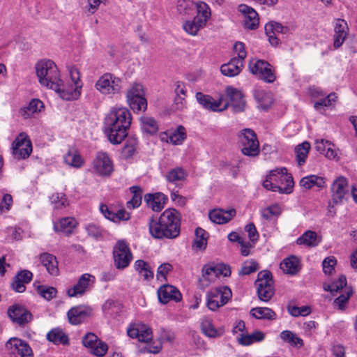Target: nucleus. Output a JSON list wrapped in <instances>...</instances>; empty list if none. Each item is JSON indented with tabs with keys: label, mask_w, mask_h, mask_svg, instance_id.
Returning <instances> with one entry per match:
<instances>
[{
	"label": "nucleus",
	"mask_w": 357,
	"mask_h": 357,
	"mask_svg": "<svg viewBox=\"0 0 357 357\" xmlns=\"http://www.w3.org/2000/svg\"><path fill=\"white\" fill-rule=\"evenodd\" d=\"M132 116L126 107H114L106 115L104 121V132L113 144H121L128 136Z\"/></svg>",
	"instance_id": "nucleus-1"
},
{
	"label": "nucleus",
	"mask_w": 357,
	"mask_h": 357,
	"mask_svg": "<svg viewBox=\"0 0 357 357\" xmlns=\"http://www.w3.org/2000/svg\"><path fill=\"white\" fill-rule=\"evenodd\" d=\"M149 227L151 235L155 238H174L180 234L181 215L174 208H167L158 220L150 219Z\"/></svg>",
	"instance_id": "nucleus-2"
},
{
	"label": "nucleus",
	"mask_w": 357,
	"mask_h": 357,
	"mask_svg": "<svg viewBox=\"0 0 357 357\" xmlns=\"http://www.w3.org/2000/svg\"><path fill=\"white\" fill-rule=\"evenodd\" d=\"M263 186L269 190L280 193H291L294 186L293 177L285 167L271 170L263 182Z\"/></svg>",
	"instance_id": "nucleus-3"
},
{
	"label": "nucleus",
	"mask_w": 357,
	"mask_h": 357,
	"mask_svg": "<svg viewBox=\"0 0 357 357\" xmlns=\"http://www.w3.org/2000/svg\"><path fill=\"white\" fill-rule=\"evenodd\" d=\"M36 75L39 83L52 90L59 89L61 82L59 70L55 63L50 59H42L36 64Z\"/></svg>",
	"instance_id": "nucleus-4"
},
{
	"label": "nucleus",
	"mask_w": 357,
	"mask_h": 357,
	"mask_svg": "<svg viewBox=\"0 0 357 357\" xmlns=\"http://www.w3.org/2000/svg\"><path fill=\"white\" fill-rule=\"evenodd\" d=\"M68 70L72 84L64 85L59 82V89L54 90L59 96L65 100H77L82 93L83 83L81 81L80 73L74 66L68 67Z\"/></svg>",
	"instance_id": "nucleus-5"
},
{
	"label": "nucleus",
	"mask_w": 357,
	"mask_h": 357,
	"mask_svg": "<svg viewBox=\"0 0 357 357\" xmlns=\"http://www.w3.org/2000/svg\"><path fill=\"white\" fill-rule=\"evenodd\" d=\"M231 275L230 267L223 264H205L202 269V277L199 284L201 288L205 289L213 283L220 276L227 277Z\"/></svg>",
	"instance_id": "nucleus-6"
},
{
	"label": "nucleus",
	"mask_w": 357,
	"mask_h": 357,
	"mask_svg": "<svg viewBox=\"0 0 357 357\" xmlns=\"http://www.w3.org/2000/svg\"><path fill=\"white\" fill-rule=\"evenodd\" d=\"M95 89L102 95L114 96L122 90V79L112 73H105L95 83Z\"/></svg>",
	"instance_id": "nucleus-7"
},
{
	"label": "nucleus",
	"mask_w": 357,
	"mask_h": 357,
	"mask_svg": "<svg viewBox=\"0 0 357 357\" xmlns=\"http://www.w3.org/2000/svg\"><path fill=\"white\" fill-rule=\"evenodd\" d=\"M259 299L269 301L275 294L272 273L268 271H260L255 282Z\"/></svg>",
	"instance_id": "nucleus-8"
},
{
	"label": "nucleus",
	"mask_w": 357,
	"mask_h": 357,
	"mask_svg": "<svg viewBox=\"0 0 357 357\" xmlns=\"http://www.w3.org/2000/svg\"><path fill=\"white\" fill-rule=\"evenodd\" d=\"M238 137L243 155L250 157H255L259 155V143L255 132L249 128L242 130Z\"/></svg>",
	"instance_id": "nucleus-9"
},
{
	"label": "nucleus",
	"mask_w": 357,
	"mask_h": 357,
	"mask_svg": "<svg viewBox=\"0 0 357 357\" xmlns=\"http://www.w3.org/2000/svg\"><path fill=\"white\" fill-rule=\"evenodd\" d=\"M231 291L226 286L210 290L206 294V305L209 310L215 311L225 305L231 298Z\"/></svg>",
	"instance_id": "nucleus-10"
},
{
	"label": "nucleus",
	"mask_w": 357,
	"mask_h": 357,
	"mask_svg": "<svg viewBox=\"0 0 357 357\" xmlns=\"http://www.w3.org/2000/svg\"><path fill=\"white\" fill-rule=\"evenodd\" d=\"M250 73L257 75L267 83H273L275 80V72L269 63L261 59H252L248 63Z\"/></svg>",
	"instance_id": "nucleus-11"
},
{
	"label": "nucleus",
	"mask_w": 357,
	"mask_h": 357,
	"mask_svg": "<svg viewBox=\"0 0 357 357\" xmlns=\"http://www.w3.org/2000/svg\"><path fill=\"white\" fill-rule=\"evenodd\" d=\"M114 265L118 269H123L128 266L132 255L128 243L125 241H119L113 249Z\"/></svg>",
	"instance_id": "nucleus-12"
},
{
	"label": "nucleus",
	"mask_w": 357,
	"mask_h": 357,
	"mask_svg": "<svg viewBox=\"0 0 357 357\" xmlns=\"http://www.w3.org/2000/svg\"><path fill=\"white\" fill-rule=\"evenodd\" d=\"M92 169L94 173L101 176H109L114 171L113 162L108 154L99 151L96 154L92 163Z\"/></svg>",
	"instance_id": "nucleus-13"
},
{
	"label": "nucleus",
	"mask_w": 357,
	"mask_h": 357,
	"mask_svg": "<svg viewBox=\"0 0 357 357\" xmlns=\"http://www.w3.org/2000/svg\"><path fill=\"white\" fill-rule=\"evenodd\" d=\"M83 345L89 349L90 352L98 357L105 355L108 350L107 344L100 340L93 333H87L82 337Z\"/></svg>",
	"instance_id": "nucleus-14"
},
{
	"label": "nucleus",
	"mask_w": 357,
	"mask_h": 357,
	"mask_svg": "<svg viewBox=\"0 0 357 357\" xmlns=\"http://www.w3.org/2000/svg\"><path fill=\"white\" fill-rule=\"evenodd\" d=\"M95 277L89 273L82 274L77 282L67 289L69 297L81 296L88 291L95 282Z\"/></svg>",
	"instance_id": "nucleus-15"
},
{
	"label": "nucleus",
	"mask_w": 357,
	"mask_h": 357,
	"mask_svg": "<svg viewBox=\"0 0 357 357\" xmlns=\"http://www.w3.org/2000/svg\"><path fill=\"white\" fill-rule=\"evenodd\" d=\"M195 96L198 103L205 109L212 112H222L228 107V103L223 105V98L222 97L216 100L211 96L201 92H197Z\"/></svg>",
	"instance_id": "nucleus-16"
},
{
	"label": "nucleus",
	"mask_w": 357,
	"mask_h": 357,
	"mask_svg": "<svg viewBox=\"0 0 357 357\" xmlns=\"http://www.w3.org/2000/svg\"><path fill=\"white\" fill-rule=\"evenodd\" d=\"M31 152L32 146L31 141L25 134H20L13 144V153L14 156L17 159H25L29 156Z\"/></svg>",
	"instance_id": "nucleus-17"
},
{
	"label": "nucleus",
	"mask_w": 357,
	"mask_h": 357,
	"mask_svg": "<svg viewBox=\"0 0 357 357\" xmlns=\"http://www.w3.org/2000/svg\"><path fill=\"white\" fill-rule=\"evenodd\" d=\"M6 348L10 354L20 357H33V351L28 343L17 337H11L6 343Z\"/></svg>",
	"instance_id": "nucleus-18"
},
{
	"label": "nucleus",
	"mask_w": 357,
	"mask_h": 357,
	"mask_svg": "<svg viewBox=\"0 0 357 357\" xmlns=\"http://www.w3.org/2000/svg\"><path fill=\"white\" fill-rule=\"evenodd\" d=\"M349 191V186L347 178L342 176H338L331 186L333 202L335 204L341 203Z\"/></svg>",
	"instance_id": "nucleus-19"
},
{
	"label": "nucleus",
	"mask_w": 357,
	"mask_h": 357,
	"mask_svg": "<svg viewBox=\"0 0 357 357\" xmlns=\"http://www.w3.org/2000/svg\"><path fill=\"white\" fill-rule=\"evenodd\" d=\"M91 313V307L80 305L71 307L67 312V317L71 324L78 325L90 317Z\"/></svg>",
	"instance_id": "nucleus-20"
},
{
	"label": "nucleus",
	"mask_w": 357,
	"mask_h": 357,
	"mask_svg": "<svg viewBox=\"0 0 357 357\" xmlns=\"http://www.w3.org/2000/svg\"><path fill=\"white\" fill-rule=\"evenodd\" d=\"M127 333L132 338H137L139 342H148L152 339V331L150 327L142 324H131Z\"/></svg>",
	"instance_id": "nucleus-21"
},
{
	"label": "nucleus",
	"mask_w": 357,
	"mask_h": 357,
	"mask_svg": "<svg viewBox=\"0 0 357 357\" xmlns=\"http://www.w3.org/2000/svg\"><path fill=\"white\" fill-rule=\"evenodd\" d=\"M238 10L243 15L245 29L253 30L258 27L259 18L255 10L245 4H241L238 7Z\"/></svg>",
	"instance_id": "nucleus-22"
},
{
	"label": "nucleus",
	"mask_w": 357,
	"mask_h": 357,
	"mask_svg": "<svg viewBox=\"0 0 357 357\" xmlns=\"http://www.w3.org/2000/svg\"><path fill=\"white\" fill-rule=\"evenodd\" d=\"M157 293L159 301L163 304L171 301L178 302L182 298V295L178 289L170 284L161 286Z\"/></svg>",
	"instance_id": "nucleus-23"
},
{
	"label": "nucleus",
	"mask_w": 357,
	"mask_h": 357,
	"mask_svg": "<svg viewBox=\"0 0 357 357\" xmlns=\"http://www.w3.org/2000/svg\"><path fill=\"white\" fill-rule=\"evenodd\" d=\"M100 211L106 219L115 223L126 221L130 218V213L123 208L116 211L106 204H101Z\"/></svg>",
	"instance_id": "nucleus-24"
},
{
	"label": "nucleus",
	"mask_w": 357,
	"mask_h": 357,
	"mask_svg": "<svg viewBox=\"0 0 357 357\" xmlns=\"http://www.w3.org/2000/svg\"><path fill=\"white\" fill-rule=\"evenodd\" d=\"M288 28L281 24L271 22L265 25V32L268 38L270 43L273 46H277L280 43L279 36L287 32Z\"/></svg>",
	"instance_id": "nucleus-25"
},
{
	"label": "nucleus",
	"mask_w": 357,
	"mask_h": 357,
	"mask_svg": "<svg viewBox=\"0 0 357 357\" xmlns=\"http://www.w3.org/2000/svg\"><path fill=\"white\" fill-rule=\"evenodd\" d=\"M8 314L13 321L20 326L24 325L32 319V314L25 307L16 305L10 307Z\"/></svg>",
	"instance_id": "nucleus-26"
},
{
	"label": "nucleus",
	"mask_w": 357,
	"mask_h": 357,
	"mask_svg": "<svg viewBox=\"0 0 357 357\" xmlns=\"http://www.w3.org/2000/svg\"><path fill=\"white\" fill-rule=\"evenodd\" d=\"M315 149L318 152L324 154L330 160H337L339 159L335 145L331 141L324 139H317L315 140Z\"/></svg>",
	"instance_id": "nucleus-27"
},
{
	"label": "nucleus",
	"mask_w": 357,
	"mask_h": 357,
	"mask_svg": "<svg viewBox=\"0 0 357 357\" xmlns=\"http://www.w3.org/2000/svg\"><path fill=\"white\" fill-rule=\"evenodd\" d=\"M236 215V210L213 209L210 211L208 216L210 220L215 224H225Z\"/></svg>",
	"instance_id": "nucleus-28"
},
{
	"label": "nucleus",
	"mask_w": 357,
	"mask_h": 357,
	"mask_svg": "<svg viewBox=\"0 0 357 357\" xmlns=\"http://www.w3.org/2000/svg\"><path fill=\"white\" fill-rule=\"evenodd\" d=\"M349 27L343 19H337L334 27V47L338 48L344 43L348 34Z\"/></svg>",
	"instance_id": "nucleus-29"
},
{
	"label": "nucleus",
	"mask_w": 357,
	"mask_h": 357,
	"mask_svg": "<svg viewBox=\"0 0 357 357\" xmlns=\"http://www.w3.org/2000/svg\"><path fill=\"white\" fill-rule=\"evenodd\" d=\"M200 327L202 332L211 338L219 337L225 333L223 328H216L213 324L212 319L206 317L201 319Z\"/></svg>",
	"instance_id": "nucleus-30"
},
{
	"label": "nucleus",
	"mask_w": 357,
	"mask_h": 357,
	"mask_svg": "<svg viewBox=\"0 0 357 357\" xmlns=\"http://www.w3.org/2000/svg\"><path fill=\"white\" fill-rule=\"evenodd\" d=\"M227 94L229 96L231 105L234 112H242L245 106V100L243 93L232 87L227 89Z\"/></svg>",
	"instance_id": "nucleus-31"
},
{
	"label": "nucleus",
	"mask_w": 357,
	"mask_h": 357,
	"mask_svg": "<svg viewBox=\"0 0 357 357\" xmlns=\"http://www.w3.org/2000/svg\"><path fill=\"white\" fill-rule=\"evenodd\" d=\"M40 263L44 266L48 273L52 276L59 274L58 261L56 257L50 253L44 252L40 255Z\"/></svg>",
	"instance_id": "nucleus-32"
},
{
	"label": "nucleus",
	"mask_w": 357,
	"mask_h": 357,
	"mask_svg": "<svg viewBox=\"0 0 357 357\" xmlns=\"http://www.w3.org/2000/svg\"><path fill=\"white\" fill-rule=\"evenodd\" d=\"M280 267L284 273L293 275L299 272L301 266L298 257L291 255L281 261Z\"/></svg>",
	"instance_id": "nucleus-33"
},
{
	"label": "nucleus",
	"mask_w": 357,
	"mask_h": 357,
	"mask_svg": "<svg viewBox=\"0 0 357 357\" xmlns=\"http://www.w3.org/2000/svg\"><path fill=\"white\" fill-rule=\"evenodd\" d=\"M299 183L305 190H310L313 187L321 190L326 187V178L317 175L310 174L302 178Z\"/></svg>",
	"instance_id": "nucleus-34"
},
{
	"label": "nucleus",
	"mask_w": 357,
	"mask_h": 357,
	"mask_svg": "<svg viewBox=\"0 0 357 357\" xmlns=\"http://www.w3.org/2000/svg\"><path fill=\"white\" fill-rule=\"evenodd\" d=\"M243 67L241 59L232 58L228 63L222 64L220 67L221 73L227 77H234L238 75Z\"/></svg>",
	"instance_id": "nucleus-35"
},
{
	"label": "nucleus",
	"mask_w": 357,
	"mask_h": 357,
	"mask_svg": "<svg viewBox=\"0 0 357 357\" xmlns=\"http://www.w3.org/2000/svg\"><path fill=\"white\" fill-rule=\"evenodd\" d=\"M144 199L148 206L153 211H161L165 204L166 197L162 193L147 194L144 197Z\"/></svg>",
	"instance_id": "nucleus-36"
},
{
	"label": "nucleus",
	"mask_w": 357,
	"mask_h": 357,
	"mask_svg": "<svg viewBox=\"0 0 357 357\" xmlns=\"http://www.w3.org/2000/svg\"><path fill=\"white\" fill-rule=\"evenodd\" d=\"M320 240L315 231L308 230L304 232L296 240V243L306 247H315L319 245Z\"/></svg>",
	"instance_id": "nucleus-37"
},
{
	"label": "nucleus",
	"mask_w": 357,
	"mask_h": 357,
	"mask_svg": "<svg viewBox=\"0 0 357 357\" xmlns=\"http://www.w3.org/2000/svg\"><path fill=\"white\" fill-rule=\"evenodd\" d=\"M265 338V334L261 331H255L251 334H241L238 341L243 346H249L254 342H261Z\"/></svg>",
	"instance_id": "nucleus-38"
},
{
	"label": "nucleus",
	"mask_w": 357,
	"mask_h": 357,
	"mask_svg": "<svg viewBox=\"0 0 357 357\" xmlns=\"http://www.w3.org/2000/svg\"><path fill=\"white\" fill-rule=\"evenodd\" d=\"M76 225L77 221L74 218L67 217L63 218L59 222H54V229L56 231L68 234L72 232Z\"/></svg>",
	"instance_id": "nucleus-39"
},
{
	"label": "nucleus",
	"mask_w": 357,
	"mask_h": 357,
	"mask_svg": "<svg viewBox=\"0 0 357 357\" xmlns=\"http://www.w3.org/2000/svg\"><path fill=\"white\" fill-rule=\"evenodd\" d=\"M195 6L197 8V15L195 17L198 19L201 23L206 25V22L211 17V8L204 1H197Z\"/></svg>",
	"instance_id": "nucleus-40"
},
{
	"label": "nucleus",
	"mask_w": 357,
	"mask_h": 357,
	"mask_svg": "<svg viewBox=\"0 0 357 357\" xmlns=\"http://www.w3.org/2000/svg\"><path fill=\"white\" fill-rule=\"evenodd\" d=\"M134 267L138 274L144 280H149L153 278V270L151 265L144 260H137Z\"/></svg>",
	"instance_id": "nucleus-41"
},
{
	"label": "nucleus",
	"mask_w": 357,
	"mask_h": 357,
	"mask_svg": "<svg viewBox=\"0 0 357 357\" xmlns=\"http://www.w3.org/2000/svg\"><path fill=\"white\" fill-rule=\"evenodd\" d=\"M63 159L66 164L75 168H79L84 163V159L75 149L69 150Z\"/></svg>",
	"instance_id": "nucleus-42"
},
{
	"label": "nucleus",
	"mask_w": 357,
	"mask_h": 357,
	"mask_svg": "<svg viewBox=\"0 0 357 357\" xmlns=\"http://www.w3.org/2000/svg\"><path fill=\"white\" fill-rule=\"evenodd\" d=\"M250 315L258 319L275 320V312L271 308L257 307L251 309Z\"/></svg>",
	"instance_id": "nucleus-43"
},
{
	"label": "nucleus",
	"mask_w": 357,
	"mask_h": 357,
	"mask_svg": "<svg viewBox=\"0 0 357 357\" xmlns=\"http://www.w3.org/2000/svg\"><path fill=\"white\" fill-rule=\"evenodd\" d=\"M47 339L52 342L55 344H68V335L59 328H54L51 330L47 334Z\"/></svg>",
	"instance_id": "nucleus-44"
},
{
	"label": "nucleus",
	"mask_w": 357,
	"mask_h": 357,
	"mask_svg": "<svg viewBox=\"0 0 357 357\" xmlns=\"http://www.w3.org/2000/svg\"><path fill=\"white\" fill-rule=\"evenodd\" d=\"M254 96L258 103V107L266 110L271 106L272 98L268 93L262 89L255 91Z\"/></svg>",
	"instance_id": "nucleus-45"
},
{
	"label": "nucleus",
	"mask_w": 357,
	"mask_h": 357,
	"mask_svg": "<svg viewBox=\"0 0 357 357\" xmlns=\"http://www.w3.org/2000/svg\"><path fill=\"white\" fill-rule=\"evenodd\" d=\"M280 337L284 342L289 343L292 347H301L303 346V340L291 331L285 330L282 331Z\"/></svg>",
	"instance_id": "nucleus-46"
},
{
	"label": "nucleus",
	"mask_w": 357,
	"mask_h": 357,
	"mask_svg": "<svg viewBox=\"0 0 357 357\" xmlns=\"http://www.w3.org/2000/svg\"><path fill=\"white\" fill-rule=\"evenodd\" d=\"M310 149V144L307 142H304L295 148L296 161L298 165L302 166L304 165L307 158Z\"/></svg>",
	"instance_id": "nucleus-47"
},
{
	"label": "nucleus",
	"mask_w": 357,
	"mask_h": 357,
	"mask_svg": "<svg viewBox=\"0 0 357 357\" xmlns=\"http://www.w3.org/2000/svg\"><path fill=\"white\" fill-rule=\"evenodd\" d=\"M130 191L132 195V197L127 202V207L128 208H135L139 207L142 204V190L137 185H134L130 188Z\"/></svg>",
	"instance_id": "nucleus-48"
},
{
	"label": "nucleus",
	"mask_w": 357,
	"mask_h": 357,
	"mask_svg": "<svg viewBox=\"0 0 357 357\" xmlns=\"http://www.w3.org/2000/svg\"><path fill=\"white\" fill-rule=\"evenodd\" d=\"M140 123L142 129L147 133L153 135L158 130V124L152 117L142 116Z\"/></svg>",
	"instance_id": "nucleus-49"
},
{
	"label": "nucleus",
	"mask_w": 357,
	"mask_h": 357,
	"mask_svg": "<svg viewBox=\"0 0 357 357\" xmlns=\"http://www.w3.org/2000/svg\"><path fill=\"white\" fill-rule=\"evenodd\" d=\"M205 26V24L201 23L198 19L194 17L192 20L185 21L183 24V28L188 34L196 36L198 31Z\"/></svg>",
	"instance_id": "nucleus-50"
},
{
	"label": "nucleus",
	"mask_w": 357,
	"mask_h": 357,
	"mask_svg": "<svg viewBox=\"0 0 357 357\" xmlns=\"http://www.w3.org/2000/svg\"><path fill=\"white\" fill-rule=\"evenodd\" d=\"M347 286V278L344 275H340L339 278L333 281L332 283H324V289L326 291H330L331 294L338 292L343 287Z\"/></svg>",
	"instance_id": "nucleus-51"
},
{
	"label": "nucleus",
	"mask_w": 357,
	"mask_h": 357,
	"mask_svg": "<svg viewBox=\"0 0 357 357\" xmlns=\"http://www.w3.org/2000/svg\"><path fill=\"white\" fill-rule=\"evenodd\" d=\"M206 232L202 228L195 229V238L193 243V248L196 250H204L207 245Z\"/></svg>",
	"instance_id": "nucleus-52"
},
{
	"label": "nucleus",
	"mask_w": 357,
	"mask_h": 357,
	"mask_svg": "<svg viewBox=\"0 0 357 357\" xmlns=\"http://www.w3.org/2000/svg\"><path fill=\"white\" fill-rule=\"evenodd\" d=\"M170 143L173 145H181L186 138L185 129L179 126L176 130L169 132Z\"/></svg>",
	"instance_id": "nucleus-53"
},
{
	"label": "nucleus",
	"mask_w": 357,
	"mask_h": 357,
	"mask_svg": "<svg viewBox=\"0 0 357 357\" xmlns=\"http://www.w3.org/2000/svg\"><path fill=\"white\" fill-rule=\"evenodd\" d=\"M281 213L282 210L278 204L271 205L260 211L261 217L266 220H271L274 217H278Z\"/></svg>",
	"instance_id": "nucleus-54"
},
{
	"label": "nucleus",
	"mask_w": 357,
	"mask_h": 357,
	"mask_svg": "<svg viewBox=\"0 0 357 357\" xmlns=\"http://www.w3.org/2000/svg\"><path fill=\"white\" fill-rule=\"evenodd\" d=\"M353 294V290L351 288H347L344 294L340 295L334 301V305L337 307L340 310H344L347 307V304Z\"/></svg>",
	"instance_id": "nucleus-55"
},
{
	"label": "nucleus",
	"mask_w": 357,
	"mask_h": 357,
	"mask_svg": "<svg viewBox=\"0 0 357 357\" xmlns=\"http://www.w3.org/2000/svg\"><path fill=\"white\" fill-rule=\"evenodd\" d=\"M127 102L130 107L136 112L141 111H145L147 108V100L144 96L137 97V98H133V100H127Z\"/></svg>",
	"instance_id": "nucleus-56"
},
{
	"label": "nucleus",
	"mask_w": 357,
	"mask_h": 357,
	"mask_svg": "<svg viewBox=\"0 0 357 357\" xmlns=\"http://www.w3.org/2000/svg\"><path fill=\"white\" fill-rule=\"evenodd\" d=\"M186 176L187 172L184 169L176 167L168 172L167 179L169 182L174 183L183 180Z\"/></svg>",
	"instance_id": "nucleus-57"
},
{
	"label": "nucleus",
	"mask_w": 357,
	"mask_h": 357,
	"mask_svg": "<svg viewBox=\"0 0 357 357\" xmlns=\"http://www.w3.org/2000/svg\"><path fill=\"white\" fill-rule=\"evenodd\" d=\"M50 199L55 208L61 209L66 208L68 205L67 198L63 193H54Z\"/></svg>",
	"instance_id": "nucleus-58"
},
{
	"label": "nucleus",
	"mask_w": 357,
	"mask_h": 357,
	"mask_svg": "<svg viewBox=\"0 0 357 357\" xmlns=\"http://www.w3.org/2000/svg\"><path fill=\"white\" fill-rule=\"evenodd\" d=\"M38 294L47 301H50L55 298L57 294L56 288L47 287L45 285H39L37 287Z\"/></svg>",
	"instance_id": "nucleus-59"
},
{
	"label": "nucleus",
	"mask_w": 357,
	"mask_h": 357,
	"mask_svg": "<svg viewBox=\"0 0 357 357\" xmlns=\"http://www.w3.org/2000/svg\"><path fill=\"white\" fill-rule=\"evenodd\" d=\"M142 96H144L143 86L139 83H134L127 91L126 100H132Z\"/></svg>",
	"instance_id": "nucleus-60"
},
{
	"label": "nucleus",
	"mask_w": 357,
	"mask_h": 357,
	"mask_svg": "<svg viewBox=\"0 0 357 357\" xmlns=\"http://www.w3.org/2000/svg\"><path fill=\"white\" fill-rule=\"evenodd\" d=\"M259 264L253 259L245 261L243 264L238 273L241 275H246L256 272L259 269Z\"/></svg>",
	"instance_id": "nucleus-61"
},
{
	"label": "nucleus",
	"mask_w": 357,
	"mask_h": 357,
	"mask_svg": "<svg viewBox=\"0 0 357 357\" xmlns=\"http://www.w3.org/2000/svg\"><path fill=\"white\" fill-rule=\"evenodd\" d=\"M194 2L193 0H178L176 4V9L181 15H189L193 10Z\"/></svg>",
	"instance_id": "nucleus-62"
},
{
	"label": "nucleus",
	"mask_w": 357,
	"mask_h": 357,
	"mask_svg": "<svg viewBox=\"0 0 357 357\" xmlns=\"http://www.w3.org/2000/svg\"><path fill=\"white\" fill-rule=\"evenodd\" d=\"M287 310L293 317L307 316L311 312V310L309 306L298 307L289 305H288Z\"/></svg>",
	"instance_id": "nucleus-63"
},
{
	"label": "nucleus",
	"mask_w": 357,
	"mask_h": 357,
	"mask_svg": "<svg viewBox=\"0 0 357 357\" xmlns=\"http://www.w3.org/2000/svg\"><path fill=\"white\" fill-rule=\"evenodd\" d=\"M337 264V259L334 256L326 257L322 261L323 271L326 275H331L335 271V266Z\"/></svg>",
	"instance_id": "nucleus-64"
}]
</instances>
